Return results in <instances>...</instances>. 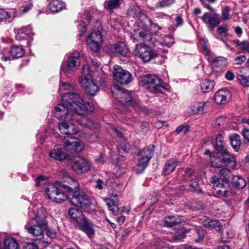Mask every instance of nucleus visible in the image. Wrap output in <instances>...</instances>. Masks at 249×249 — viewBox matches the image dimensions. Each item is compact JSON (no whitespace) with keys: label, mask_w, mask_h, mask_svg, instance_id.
<instances>
[{"label":"nucleus","mask_w":249,"mask_h":249,"mask_svg":"<svg viewBox=\"0 0 249 249\" xmlns=\"http://www.w3.org/2000/svg\"><path fill=\"white\" fill-rule=\"evenodd\" d=\"M113 76L114 79L122 85L128 84L132 80L130 72L117 65L114 66Z\"/></svg>","instance_id":"nucleus-10"},{"label":"nucleus","mask_w":249,"mask_h":249,"mask_svg":"<svg viewBox=\"0 0 249 249\" xmlns=\"http://www.w3.org/2000/svg\"><path fill=\"white\" fill-rule=\"evenodd\" d=\"M62 142L65 144L67 151L72 150L76 152H80L84 148L83 142L72 137H64L62 138Z\"/></svg>","instance_id":"nucleus-15"},{"label":"nucleus","mask_w":249,"mask_h":249,"mask_svg":"<svg viewBox=\"0 0 249 249\" xmlns=\"http://www.w3.org/2000/svg\"><path fill=\"white\" fill-rule=\"evenodd\" d=\"M179 161L175 158H171L167 160L162 169V174L168 175L174 172L176 168L178 165Z\"/></svg>","instance_id":"nucleus-26"},{"label":"nucleus","mask_w":249,"mask_h":249,"mask_svg":"<svg viewBox=\"0 0 249 249\" xmlns=\"http://www.w3.org/2000/svg\"><path fill=\"white\" fill-rule=\"evenodd\" d=\"M214 85L215 82L213 80H202L200 84L201 90L203 93L209 92L213 90Z\"/></svg>","instance_id":"nucleus-30"},{"label":"nucleus","mask_w":249,"mask_h":249,"mask_svg":"<svg viewBox=\"0 0 249 249\" xmlns=\"http://www.w3.org/2000/svg\"><path fill=\"white\" fill-rule=\"evenodd\" d=\"M219 174L221 176H223L224 179L227 181L229 182V179H231L232 175L231 173V171L227 168H223L219 171Z\"/></svg>","instance_id":"nucleus-43"},{"label":"nucleus","mask_w":249,"mask_h":249,"mask_svg":"<svg viewBox=\"0 0 249 249\" xmlns=\"http://www.w3.org/2000/svg\"><path fill=\"white\" fill-rule=\"evenodd\" d=\"M44 231L46 232V235L51 238H53L55 237V231H54L53 230H49L48 227L47 228V229Z\"/></svg>","instance_id":"nucleus-56"},{"label":"nucleus","mask_w":249,"mask_h":249,"mask_svg":"<svg viewBox=\"0 0 249 249\" xmlns=\"http://www.w3.org/2000/svg\"><path fill=\"white\" fill-rule=\"evenodd\" d=\"M66 150L65 144H57L50 151L49 156L56 160L62 161L67 157L68 154L66 152Z\"/></svg>","instance_id":"nucleus-18"},{"label":"nucleus","mask_w":249,"mask_h":249,"mask_svg":"<svg viewBox=\"0 0 249 249\" xmlns=\"http://www.w3.org/2000/svg\"><path fill=\"white\" fill-rule=\"evenodd\" d=\"M240 47L242 50L249 51V42L247 41H242Z\"/></svg>","instance_id":"nucleus-58"},{"label":"nucleus","mask_w":249,"mask_h":249,"mask_svg":"<svg viewBox=\"0 0 249 249\" xmlns=\"http://www.w3.org/2000/svg\"><path fill=\"white\" fill-rule=\"evenodd\" d=\"M201 19L208 29L211 30L217 27L220 22L219 15L216 13H205Z\"/></svg>","instance_id":"nucleus-16"},{"label":"nucleus","mask_w":249,"mask_h":249,"mask_svg":"<svg viewBox=\"0 0 249 249\" xmlns=\"http://www.w3.org/2000/svg\"><path fill=\"white\" fill-rule=\"evenodd\" d=\"M203 46V53L206 56H208L210 53V49L209 46L208 45L206 42L203 41V44H202Z\"/></svg>","instance_id":"nucleus-51"},{"label":"nucleus","mask_w":249,"mask_h":249,"mask_svg":"<svg viewBox=\"0 0 249 249\" xmlns=\"http://www.w3.org/2000/svg\"><path fill=\"white\" fill-rule=\"evenodd\" d=\"M218 31L220 35H223L225 36L227 35V29L222 26H220L218 27Z\"/></svg>","instance_id":"nucleus-60"},{"label":"nucleus","mask_w":249,"mask_h":249,"mask_svg":"<svg viewBox=\"0 0 249 249\" xmlns=\"http://www.w3.org/2000/svg\"><path fill=\"white\" fill-rule=\"evenodd\" d=\"M175 0H160L157 3L155 7L158 8H164L170 6L174 3Z\"/></svg>","instance_id":"nucleus-42"},{"label":"nucleus","mask_w":249,"mask_h":249,"mask_svg":"<svg viewBox=\"0 0 249 249\" xmlns=\"http://www.w3.org/2000/svg\"><path fill=\"white\" fill-rule=\"evenodd\" d=\"M97 30H93L87 38V43L89 49L93 52H97L103 42V38L101 34L102 29L100 22H96Z\"/></svg>","instance_id":"nucleus-6"},{"label":"nucleus","mask_w":249,"mask_h":249,"mask_svg":"<svg viewBox=\"0 0 249 249\" xmlns=\"http://www.w3.org/2000/svg\"><path fill=\"white\" fill-rule=\"evenodd\" d=\"M110 52L119 56L127 57L130 53L128 47L124 42H119L110 47Z\"/></svg>","instance_id":"nucleus-21"},{"label":"nucleus","mask_w":249,"mask_h":249,"mask_svg":"<svg viewBox=\"0 0 249 249\" xmlns=\"http://www.w3.org/2000/svg\"><path fill=\"white\" fill-rule=\"evenodd\" d=\"M231 97L230 91L225 89L218 90L215 94L214 100L218 105H224L228 103Z\"/></svg>","instance_id":"nucleus-23"},{"label":"nucleus","mask_w":249,"mask_h":249,"mask_svg":"<svg viewBox=\"0 0 249 249\" xmlns=\"http://www.w3.org/2000/svg\"><path fill=\"white\" fill-rule=\"evenodd\" d=\"M73 87L70 83L67 82H60L59 85V91L61 92L62 90H72Z\"/></svg>","instance_id":"nucleus-44"},{"label":"nucleus","mask_w":249,"mask_h":249,"mask_svg":"<svg viewBox=\"0 0 249 249\" xmlns=\"http://www.w3.org/2000/svg\"><path fill=\"white\" fill-rule=\"evenodd\" d=\"M164 226L167 227H172L175 225H178L183 221L181 216H169L165 217L164 219Z\"/></svg>","instance_id":"nucleus-28"},{"label":"nucleus","mask_w":249,"mask_h":249,"mask_svg":"<svg viewBox=\"0 0 249 249\" xmlns=\"http://www.w3.org/2000/svg\"><path fill=\"white\" fill-rule=\"evenodd\" d=\"M118 196L116 194L112 196L113 198H107L104 199L106 203L108 210L111 211L114 215H117L119 213V208L118 205L119 199L117 198Z\"/></svg>","instance_id":"nucleus-24"},{"label":"nucleus","mask_w":249,"mask_h":249,"mask_svg":"<svg viewBox=\"0 0 249 249\" xmlns=\"http://www.w3.org/2000/svg\"><path fill=\"white\" fill-rule=\"evenodd\" d=\"M193 171L190 168L186 169L184 171V176L186 177L190 178L191 179H193Z\"/></svg>","instance_id":"nucleus-59"},{"label":"nucleus","mask_w":249,"mask_h":249,"mask_svg":"<svg viewBox=\"0 0 249 249\" xmlns=\"http://www.w3.org/2000/svg\"><path fill=\"white\" fill-rule=\"evenodd\" d=\"M203 225L206 228L215 229L216 231H220L222 229V226L217 220H213L210 218H206L203 221Z\"/></svg>","instance_id":"nucleus-29"},{"label":"nucleus","mask_w":249,"mask_h":249,"mask_svg":"<svg viewBox=\"0 0 249 249\" xmlns=\"http://www.w3.org/2000/svg\"><path fill=\"white\" fill-rule=\"evenodd\" d=\"M127 15L132 18H137L138 19H140L141 18H145L147 19L149 23L150 27L152 28L153 27H157L159 30L160 29V27L156 25V24L153 23L152 20L143 13L142 10L137 6H134L132 7L128 8L127 10Z\"/></svg>","instance_id":"nucleus-17"},{"label":"nucleus","mask_w":249,"mask_h":249,"mask_svg":"<svg viewBox=\"0 0 249 249\" xmlns=\"http://www.w3.org/2000/svg\"><path fill=\"white\" fill-rule=\"evenodd\" d=\"M49 8L53 13L58 12L65 8V4L60 0H53L49 4Z\"/></svg>","instance_id":"nucleus-33"},{"label":"nucleus","mask_w":249,"mask_h":249,"mask_svg":"<svg viewBox=\"0 0 249 249\" xmlns=\"http://www.w3.org/2000/svg\"><path fill=\"white\" fill-rule=\"evenodd\" d=\"M31 219L36 221V224L34 225L30 222H28L25 225V229L28 232L32 235L35 241L41 240L44 238V232L47 228L46 221L47 215L43 210L40 209L37 210L34 217L30 214Z\"/></svg>","instance_id":"nucleus-3"},{"label":"nucleus","mask_w":249,"mask_h":249,"mask_svg":"<svg viewBox=\"0 0 249 249\" xmlns=\"http://www.w3.org/2000/svg\"><path fill=\"white\" fill-rule=\"evenodd\" d=\"M212 166L216 168L223 167V161H222V156L216 154V156L213 155L210 159Z\"/></svg>","instance_id":"nucleus-37"},{"label":"nucleus","mask_w":249,"mask_h":249,"mask_svg":"<svg viewBox=\"0 0 249 249\" xmlns=\"http://www.w3.org/2000/svg\"><path fill=\"white\" fill-rule=\"evenodd\" d=\"M78 22L79 23V36H82L85 33L86 29V23L85 21H83L82 20H78Z\"/></svg>","instance_id":"nucleus-48"},{"label":"nucleus","mask_w":249,"mask_h":249,"mask_svg":"<svg viewBox=\"0 0 249 249\" xmlns=\"http://www.w3.org/2000/svg\"><path fill=\"white\" fill-rule=\"evenodd\" d=\"M4 249H18V245L14 238H7L4 241Z\"/></svg>","instance_id":"nucleus-38"},{"label":"nucleus","mask_w":249,"mask_h":249,"mask_svg":"<svg viewBox=\"0 0 249 249\" xmlns=\"http://www.w3.org/2000/svg\"><path fill=\"white\" fill-rule=\"evenodd\" d=\"M140 156L141 157L139 159L138 163L137 164V169L136 170V173L138 174H140L143 172L150 160L148 158L142 155Z\"/></svg>","instance_id":"nucleus-31"},{"label":"nucleus","mask_w":249,"mask_h":249,"mask_svg":"<svg viewBox=\"0 0 249 249\" xmlns=\"http://www.w3.org/2000/svg\"><path fill=\"white\" fill-rule=\"evenodd\" d=\"M33 4L32 3H28L26 4L24 6L22 7L20 9V12L22 14H25L32 9Z\"/></svg>","instance_id":"nucleus-53"},{"label":"nucleus","mask_w":249,"mask_h":249,"mask_svg":"<svg viewBox=\"0 0 249 249\" xmlns=\"http://www.w3.org/2000/svg\"><path fill=\"white\" fill-rule=\"evenodd\" d=\"M67 62V65H62L61 66V71H63L65 74L71 73V71L76 70L79 66L80 62L79 53H73L71 56L68 58Z\"/></svg>","instance_id":"nucleus-14"},{"label":"nucleus","mask_w":249,"mask_h":249,"mask_svg":"<svg viewBox=\"0 0 249 249\" xmlns=\"http://www.w3.org/2000/svg\"><path fill=\"white\" fill-rule=\"evenodd\" d=\"M216 148L218 152L222 151L223 150H226L225 147V142L223 137L222 135H218L215 138Z\"/></svg>","instance_id":"nucleus-39"},{"label":"nucleus","mask_w":249,"mask_h":249,"mask_svg":"<svg viewBox=\"0 0 249 249\" xmlns=\"http://www.w3.org/2000/svg\"><path fill=\"white\" fill-rule=\"evenodd\" d=\"M46 179V177L44 176H40L35 178V186H39V182L40 181L44 180Z\"/></svg>","instance_id":"nucleus-63"},{"label":"nucleus","mask_w":249,"mask_h":249,"mask_svg":"<svg viewBox=\"0 0 249 249\" xmlns=\"http://www.w3.org/2000/svg\"><path fill=\"white\" fill-rule=\"evenodd\" d=\"M246 57L245 55H242L236 57L234 59V61L236 62L237 64L241 65L242 63L246 60Z\"/></svg>","instance_id":"nucleus-55"},{"label":"nucleus","mask_w":249,"mask_h":249,"mask_svg":"<svg viewBox=\"0 0 249 249\" xmlns=\"http://www.w3.org/2000/svg\"><path fill=\"white\" fill-rule=\"evenodd\" d=\"M59 131L65 135H72L79 132V128L72 123L69 124L65 122H59L58 124Z\"/></svg>","instance_id":"nucleus-22"},{"label":"nucleus","mask_w":249,"mask_h":249,"mask_svg":"<svg viewBox=\"0 0 249 249\" xmlns=\"http://www.w3.org/2000/svg\"><path fill=\"white\" fill-rule=\"evenodd\" d=\"M19 16L15 9H11L9 12L4 9H0V24L2 22H9L11 18L13 19Z\"/></svg>","instance_id":"nucleus-25"},{"label":"nucleus","mask_w":249,"mask_h":249,"mask_svg":"<svg viewBox=\"0 0 249 249\" xmlns=\"http://www.w3.org/2000/svg\"><path fill=\"white\" fill-rule=\"evenodd\" d=\"M132 29L134 32H138L139 36L143 41L149 44L154 43L155 39L152 36L148 25L144 24L143 21H140L135 24L132 27Z\"/></svg>","instance_id":"nucleus-9"},{"label":"nucleus","mask_w":249,"mask_h":249,"mask_svg":"<svg viewBox=\"0 0 249 249\" xmlns=\"http://www.w3.org/2000/svg\"><path fill=\"white\" fill-rule=\"evenodd\" d=\"M96 162L100 163H103L105 161L104 155L103 153H100L95 159Z\"/></svg>","instance_id":"nucleus-57"},{"label":"nucleus","mask_w":249,"mask_h":249,"mask_svg":"<svg viewBox=\"0 0 249 249\" xmlns=\"http://www.w3.org/2000/svg\"><path fill=\"white\" fill-rule=\"evenodd\" d=\"M189 191L195 192L198 194L202 193L201 189L196 180L192 181L189 184L187 189Z\"/></svg>","instance_id":"nucleus-40"},{"label":"nucleus","mask_w":249,"mask_h":249,"mask_svg":"<svg viewBox=\"0 0 249 249\" xmlns=\"http://www.w3.org/2000/svg\"><path fill=\"white\" fill-rule=\"evenodd\" d=\"M225 77L227 80L231 81L234 78V75L231 71H228L225 74Z\"/></svg>","instance_id":"nucleus-62"},{"label":"nucleus","mask_w":249,"mask_h":249,"mask_svg":"<svg viewBox=\"0 0 249 249\" xmlns=\"http://www.w3.org/2000/svg\"><path fill=\"white\" fill-rule=\"evenodd\" d=\"M93 110L92 103L85 102L77 93L70 92L62 94L61 103L55 107L53 114L58 119L73 120L74 113L84 115L87 111L91 112Z\"/></svg>","instance_id":"nucleus-2"},{"label":"nucleus","mask_w":249,"mask_h":249,"mask_svg":"<svg viewBox=\"0 0 249 249\" xmlns=\"http://www.w3.org/2000/svg\"><path fill=\"white\" fill-rule=\"evenodd\" d=\"M210 182L213 184L218 195L224 197L228 196L230 190V185L228 181L214 176L211 178Z\"/></svg>","instance_id":"nucleus-11"},{"label":"nucleus","mask_w":249,"mask_h":249,"mask_svg":"<svg viewBox=\"0 0 249 249\" xmlns=\"http://www.w3.org/2000/svg\"><path fill=\"white\" fill-rule=\"evenodd\" d=\"M69 213L71 218L77 222L82 231L89 238L93 237L95 235V231L93 228V224L83 214L82 211L77 208H71L69 209Z\"/></svg>","instance_id":"nucleus-4"},{"label":"nucleus","mask_w":249,"mask_h":249,"mask_svg":"<svg viewBox=\"0 0 249 249\" xmlns=\"http://www.w3.org/2000/svg\"><path fill=\"white\" fill-rule=\"evenodd\" d=\"M123 141V142L120 144L118 151L120 152L121 150H122L125 154H127L130 150V145L125 140H124Z\"/></svg>","instance_id":"nucleus-46"},{"label":"nucleus","mask_w":249,"mask_h":249,"mask_svg":"<svg viewBox=\"0 0 249 249\" xmlns=\"http://www.w3.org/2000/svg\"><path fill=\"white\" fill-rule=\"evenodd\" d=\"M242 134L245 140L249 142V129L244 128L242 130Z\"/></svg>","instance_id":"nucleus-54"},{"label":"nucleus","mask_w":249,"mask_h":249,"mask_svg":"<svg viewBox=\"0 0 249 249\" xmlns=\"http://www.w3.org/2000/svg\"><path fill=\"white\" fill-rule=\"evenodd\" d=\"M24 50L22 45H13L11 49H4L1 54V58L7 61L10 60V57L9 54L10 53L13 58H18L22 57L24 54Z\"/></svg>","instance_id":"nucleus-13"},{"label":"nucleus","mask_w":249,"mask_h":249,"mask_svg":"<svg viewBox=\"0 0 249 249\" xmlns=\"http://www.w3.org/2000/svg\"><path fill=\"white\" fill-rule=\"evenodd\" d=\"M113 93H114V90H116L118 92L116 93L117 98H119L121 103H126L128 105L132 106L137 111H140L142 110V107L139 103L134 101L131 95V93L127 90L121 89L118 85H114L113 87Z\"/></svg>","instance_id":"nucleus-7"},{"label":"nucleus","mask_w":249,"mask_h":249,"mask_svg":"<svg viewBox=\"0 0 249 249\" xmlns=\"http://www.w3.org/2000/svg\"><path fill=\"white\" fill-rule=\"evenodd\" d=\"M226 120L225 118L223 117H220L218 118L216 120L214 124L215 126H220L222 124L223 122Z\"/></svg>","instance_id":"nucleus-61"},{"label":"nucleus","mask_w":249,"mask_h":249,"mask_svg":"<svg viewBox=\"0 0 249 249\" xmlns=\"http://www.w3.org/2000/svg\"><path fill=\"white\" fill-rule=\"evenodd\" d=\"M23 249H38V247L37 245L33 242H28L24 245Z\"/></svg>","instance_id":"nucleus-52"},{"label":"nucleus","mask_w":249,"mask_h":249,"mask_svg":"<svg viewBox=\"0 0 249 249\" xmlns=\"http://www.w3.org/2000/svg\"><path fill=\"white\" fill-rule=\"evenodd\" d=\"M155 148L154 145L150 144L142 150L139 151L138 155H142L150 160L153 156Z\"/></svg>","instance_id":"nucleus-36"},{"label":"nucleus","mask_w":249,"mask_h":249,"mask_svg":"<svg viewBox=\"0 0 249 249\" xmlns=\"http://www.w3.org/2000/svg\"><path fill=\"white\" fill-rule=\"evenodd\" d=\"M229 182L238 189L244 188L247 184L245 180L238 176L233 175L231 179H229Z\"/></svg>","instance_id":"nucleus-32"},{"label":"nucleus","mask_w":249,"mask_h":249,"mask_svg":"<svg viewBox=\"0 0 249 249\" xmlns=\"http://www.w3.org/2000/svg\"><path fill=\"white\" fill-rule=\"evenodd\" d=\"M230 8L228 6L225 7L222 9V17L223 20H226L229 18Z\"/></svg>","instance_id":"nucleus-50"},{"label":"nucleus","mask_w":249,"mask_h":249,"mask_svg":"<svg viewBox=\"0 0 249 249\" xmlns=\"http://www.w3.org/2000/svg\"><path fill=\"white\" fill-rule=\"evenodd\" d=\"M218 154L222 156L223 166H227L231 169H234L237 165V160L235 156L228 152L227 149L223 150L218 152Z\"/></svg>","instance_id":"nucleus-20"},{"label":"nucleus","mask_w":249,"mask_h":249,"mask_svg":"<svg viewBox=\"0 0 249 249\" xmlns=\"http://www.w3.org/2000/svg\"><path fill=\"white\" fill-rule=\"evenodd\" d=\"M71 167L73 171L81 174L90 170L91 163L88 160L83 157H78L74 158Z\"/></svg>","instance_id":"nucleus-12"},{"label":"nucleus","mask_w":249,"mask_h":249,"mask_svg":"<svg viewBox=\"0 0 249 249\" xmlns=\"http://www.w3.org/2000/svg\"><path fill=\"white\" fill-rule=\"evenodd\" d=\"M103 181L100 179H99L96 181V184L95 185V187L96 188L101 190L103 188Z\"/></svg>","instance_id":"nucleus-64"},{"label":"nucleus","mask_w":249,"mask_h":249,"mask_svg":"<svg viewBox=\"0 0 249 249\" xmlns=\"http://www.w3.org/2000/svg\"><path fill=\"white\" fill-rule=\"evenodd\" d=\"M17 33L16 36V39L22 41L27 39L30 34L32 35V28L30 26L23 27L17 29Z\"/></svg>","instance_id":"nucleus-27"},{"label":"nucleus","mask_w":249,"mask_h":249,"mask_svg":"<svg viewBox=\"0 0 249 249\" xmlns=\"http://www.w3.org/2000/svg\"><path fill=\"white\" fill-rule=\"evenodd\" d=\"M92 65L93 68L92 69L91 67H90L89 65H85L83 67V74L84 75H89V76H91L94 71L96 70V68H97L99 66V63L98 62L95 61L94 60L92 62Z\"/></svg>","instance_id":"nucleus-34"},{"label":"nucleus","mask_w":249,"mask_h":249,"mask_svg":"<svg viewBox=\"0 0 249 249\" xmlns=\"http://www.w3.org/2000/svg\"><path fill=\"white\" fill-rule=\"evenodd\" d=\"M230 140L232 148L235 151H237L239 149L241 144L240 136L236 134H233L230 136Z\"/></svg>","instance_id":"nucleus-35"},{"label":"nucleus","mask_w":249,"mask_h":249,"mask_svg":"<svg viewBox=\"0 0 249 249\" xmlns=\"http://www.w3.org/2000/svg\"><path fill=\"white\" fill-rule=\"evenodd\" d=\"M204 106L203 102H195L191 105V109L193 113L196 114L201 111Z\"/></svg>","instance_id":"nucleus-41"},{"label":"nucleus","mask_w":249,"mask_h":249,"mask_svg":"<svg viewBox=\"0 0 249 249\" xmlns=\"http://www.w3.org/2000/svg\"><path fill=\"white\" fill-rule=\"evenodd\" d=\"M239 83L246 87H249V79L248 77L243 75H239L238 76Z\"/></svg>","instance_id":"nucleus-47"},{"label":"nucleus","mask_w":249,"mask_h":249,"mask_svg":"<svg viewBox=\"0 0 249 249\" xmlns=\"http://www.w3.org/2000/svg\"><path fill=\"white\" fill-rule=\"evenodd\" d=\"M185 237V232L183 231L178 232L173 237V241L175 242H179L182 240Z\"/></svg>","instance_id":"nucleus-49"},{"label":"nucleus","mask_w":249,"mask_h":249,"mask_svg":"<svg viewBox=\"0 0 249 249\" xmlns=\"http://www.w3.org/2000/svg\"><path fill=\"white\" fill-rule=\"evenodd\" d=\"M141 80L145 89L150 92L160 93L163 92V90L165 89L166 84L154 74L142 76Z\"/></svg>","instance_id":"nucleus-5"},{"label":"nucleus","mask_w":249,"mask_h":249,"mask_svg":"<svg viewBox=\"0 0 249 249\" xmlns=\"http://www.w3.org/2000/svg\"><path fill=\"white\" fill-rule=\"evenodd\" d=\"M135 53L144 62H148L150 60L156 58L158 53L153 50L148 45L143 43L136 44Z\"/></svg>","instance_id":"nucleus-8"},{"label":"nucleus","mask_w":249,"mask_h":249,"mask_svg":"<svg viewBox=\"0 0 249 249\" xmlns=\"http://www.w3.org/2000/svg\"><path fill=\"white\" fill-rule=\"evenodd\" d=\"M86 76L84 75L83 77H81L79 80L80 83L87 92L94 96L99 91V88L94 82Z\"/></svg>","instance_id":"nucleus-19"},{"label":"nucleus","mask_w":249,"mask_h":249,"mask_svg":"<svg viewBox=\"0 0 249 249\" xmlns=\"http://www.w3.org/2000/svg\"><path fill=\"white\" fill-rule=\"evenodd\" d=\"M63 181L48 184L45 193L48 198L57 203H61L69 198L71 203L82 209H88L91 204V199L84 192H79L77 181L70 176H66Z\"/></svg>","instance_id":"nucleus-1"},{"label":"nucleus","mask_w":249,"mask_h":249,"mask_svg":"<svg viewBox=\"0 0 249 249\" xmlns=\"http://www.w3.org/2000/svg\"><path fill=\"white\" fill-rule=\"evenodd\" d=\"M195 231L198 236V238L195 239L194 241L196 243H199L203 239L205 232V231L200 227L196 228Z\"/></svg>","instance_id":"nucleus-45"}]
</instances>
